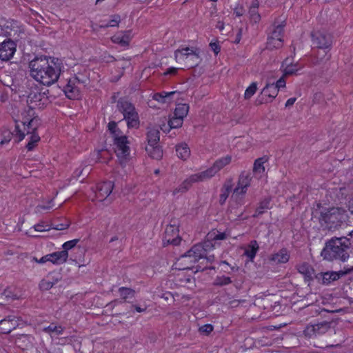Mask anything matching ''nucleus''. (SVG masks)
I'll use <instances>...</instances> for the list:
<instances>
[{
    "label": "nucleus",
    "mask_w": 353,
    "mask_h": 353,
    "mask_svg": "<svg viewBox=\"0 0 353 353\" xmlns=\"http://www.w3.org/2000/svg\"><path fill=\"white\" fill-rule=\"evenodd\" d=\"M62 68L63 64L59 59L50 56L35 57L29 62L30 77L46 86L57 81Z\"/></svg>",
    "instance_id": "f257e3e1"
},
{
    "label": "nucleus",
    "mask_w": 353,
    "mask_h": 353,
    "mask_svg": "<svg viewBox=\"0 0 353 353\" xmlns=\"http://www.w3.org/2000/svg\"><path fill=\"white\" fill-rule=\"evenodd\" d=\"M40 125V119L35 116L33 109L29 108L21 112L19 119L15 120V135L17 142L22 141L26 134H30L26 146L28 151L33 150L40 141V137L37 133Z\"/></svg>",
    "instance_id": "f03ea898"
},
{
    "label": "nucleus",
    "mask_w": 353,
    "mask_h": 353,
    "mask_svg": "<svg viewBox=\"0 0 353 353\" xmlns=\"http://www.w3.org/2000/svg\"><path fill=\"white\" fill-rule=\"evenodd\" d=\"M350 245V239L347 237L332 238L326 243L321 254L323 259L328 261L340 260L345 262L349 258L348 250Z\"/></svg>",
    "instance_id": "7ed1b4c3"
},
{
    "label": "nucleus",
    "mask_w": 353,
    "mask_h": 353,
    "mask_svg": "<svg viewBox=\"0 0 353 353\" xmlns=\"http://www.w3.org/2000/svg\"><path fill=\"white\" fill-rule=\"evenodd\" d=\"M214 259L213 255H208L207 251L202 244H196L179 259V263L181 265L179 269H191L193 267V264L198 262L200 259L206 260L207 262L212 263Z\"/></svg>",
    "instance_id": "20e7f679"
},
{
    "label": "nucleus",
    "mask_w": 353,
    "mask_h": 353,
    "mask_svg": "<svg viewBox=\"0 0 353 353\" xmlns=\"http://www.w3.org/2000/svg\"><path fill=\"white\" fill-rule=\"evenodd\" d=\"M117 109L123 114L128 128H138L139 117L134 105L128 100L120 99L117 101Z\"/></svg>",
    "instance_id": "39448f33"
},
{
    "label": "nucleus",
    "mask_w": 353,
    "mask_h": 353,
    "mask_svg": "<svg viewBox=\"0 0 353 353\" xmlns=\"http://www.w3.org/2000/svg\"><path fill=\"white\" fill-rule=\"evenodd\" d=\"M174 59L186 68L196 66L200 61L199 50L195 48H181L174 52Z\"/></svg>",
    "instance_id": "423d86ee"
},
{
    "label": "nucleus",
    "mask_w": 353,
    "mask_h": 353,
    "mask_svg": "<svg viewBox=\"0 0 353 353\" xmlns=\"http://www.w3.org/2000/svg\"><path fill=\"white\" fill-rule=\"evenodd\" d=\"M285 26V21H283L279 24L274 23L270 28V32L266 43V48L268 49L274 50L283 46V35Z\"/></svg>",
    "instance_id": "0eeeda50"
},
{
    "label": "nucleus",
    "mask_w": 353,
    "mask_h": 353,
    "mask_svg": "<svg viewBox=\"0 0 353 353\" xmlns=\"http://www.w3.org/2000/svg\"><path fill=\"white\" fill-rule=\"evenodd\" d=\"M114 149L119 163L124 165L130 157V148L128 137L125 135H115Z\"/></svg>",
    "instance_id": "6e6552de"
},
{
    "label": "nucleus",
    "mask_w": 353,
    "mask_h": 353,
    "mask_svg": "<svg viewBox=\"0 0 353 353\" xmlns=\"http://www.w3.org/2000/svg\"><path fill=\"white\" fill-rule=\"evenodd\" d=\"M17 51V43L10 39H6L0 43V60L9 61Z\"/></svg>",
    "instance_id": "1a4fd4ad"
},
{
    "label": "nucleus",
    "mask_w": 353,
    "mask_h": 353,
    "mask_svg": "<svg viewBox=\"0 0 353 353\" xmlns=\"http://www.w3.org/2000/svg\"><path fill=\"white\" fill-rule=\"evenodd\" d=\"M231 161L232 157L230 155H226L225 157L217 159L210 168H209L206 170L201 172L203 176H204L205 180H208L212 178L221 169H223L227 165L230 164Z\"/></svg>",
    "instance_id": "9d476101"
},
{
    "label": "nucleus",
    "mask_w": 353,
    "mask_h": 353,
    "mask_svg": "<svg viewBox=\"0 0 353 353\" xmlns=\"http://www.w3.org/2000/svg\"><path fill=\"white\" fill-rule=\"evenodd\" d=\"M312 43L318 48L330 49L332 45V37L326 32L317 31L312 34Z\"/></svg>",
    "instance_id": "9b49d317"
},
{
    "label": "nucleus",
    "mask_w": 353,
    "mask_h": 353,
    "mask_svg": "<svg viewBox=\"0 0 353 353\" xmlns=\"http://www.w3.org/2000/svg\"><path fill=\"white\" fill-rule=\"evenodd\" d=\"M353 272V265L348 266L346 265L343 268V270L336 272V271H327L323 273H321L322 283L324 285H330L334 281H338L342 276H344L347 274H350Z\"/></svg>",
    "instance_id": "f8f14e48"
},
{
    "label": "nucleus",
    "mask_w": 353,
    "mask_h": 353,
    "mask_svg": "<svg viewBox=\"0 0 353 353\" xmlns=\"http://www.w3.org/2000/svg\"><path fill=\"white\" fill-rule=\"evenodd\" d=\"M330 328V323L326 321L310 324L305 328L304 334L309 338L316 337L326 333Z\"/></svg>",
    "instance_id": "ddd939ff"
},
{
    "label": "nucleus",
    "mask_w": 353,
    "mask_h": 353,
    "mask_svg": "<svg viewBox=\"0 0 353 353\" xmlns=\"http://www.w3.org/2000/svg\"><path fill=\"white\" fill-rule=\"evenodd\" d=\"M251 179L252 177L250 173L245 172H242L239 177L237 185L234 189L232 196L243 195L244 194H245L248 188L250 185Z\"/></svg>",
    "instance_id": "4468645a"
},
{
    "label": "nucleus",
    "mask_w": 353,
    "mask_h": 353,
    "mask_svg": "<svg viewBox=\"0 0 353 353\" xmlns=\"http://www.w3.org/2000/svg\"><path fill=\"white\" fill-rule=\"evenodd\" d=\"M163 241L164 244L179 245L181 242V238L179 235L178 228L174 225H168L165 228Z\"/></svg>",
    "instance_id": "2eb2a0df"
},
{
    "label": "nucleus",
    "mask_w": 353,
    "mask_h": 353,
    "mask_svg": "<svg viewBox=\"0 0 353 353\" xmlns=\"http://www.w3.org/2000/svg\"><path fill=\"white\" fill-rule=\"evenodd\" d=\"M114 184L112 181H104L97 184L95 191L96 199L99 201H104L112 192Z\"/></svg>",
    "instance_id": "dca6fc26"
},
{
    "label": "nucleus",
    "mask_w": 353,
    "mask_h": 353,
    "mask_svg": "<svg viewBox=\"0 0 353 353\" xmlns=\"http://www.w3.org/2000/svg\"><path fill=\"white\" fill-rule=\"evenodd\" d=\"M278 93L274 83L267 84L261 92V98L258 99L256 101L258 104L271 102L278 95Z\"/></svg>",
    "instance_id": "f3484780"
},
{
    "label": "nucleus",
    "mask_w": 353,
    "mask_h": 353,
    "mask_svg": "<svg viewBox=\"0 0 353 353\" xmlns=\"http://www.w3.org/2000/svg\"><path fill=\"white\" fill-rule=\"evenodd\" d=\"M19 319L14 315H10L0 321V333L9 334L19 325Z\"/></svg>",
    "instance_id": "a211bd4d"
},
{
    "label": "nucleus",
    "mask_w": 353,
    "mask_h": 353,
    "mask_svg": "<svg viewBox=\"0 0 353 353\" xmlns=\"http://www.w3.org/2000/svg\"><path fill=\"white\" fill-rule=\"evenodd\" d=\"M77 79H70L64 87L63 91L70 99H77L80 97V90L77 85Z\"/></svg>",
    "instance_id": "6ab92c4d"
},
{
    "label": "nucleus",
    "mask_w": 353,
    "mask_h": 353,
    "mask_svg": "<svg viewBox=\"0 0 353 353\" xmlns=\"http://www.w3.org/2000/svg\"><path fill=\"white\" fill-rule=\"evenodd\" d=\"M61 279L59 273L52 272L42 279L39 283V288L42 290H48L57 284Z\"/></svg>",
    "instance_id": "aec40b11"
},
{
    "label": "nucleus",
    "mask_w": 353,
    "mask_h": 353,
    "mask_svg": "<svg viewBox=\"0 0 353 353\" xmlns=\"http://www.w3.org/2000/svg\"><path fill=\"white\" fill-rule=\"evenodd\" d=\"M131 39L130 30L119 32L111 37V41L114 43L119 44L122 47L128 46Z\"/></svg>",
    "instance_id": "412c9836"
},
{
    "label": "nucleus",
    "mask_w": 353,
    "mask_h": 353,
    "mask_svg": "<svg viewBox=\"0 0 353 353\" xmlns=\"http://www.w3.org/2000/svg\"><path fill=\"white\" fill-rule=\"evenodd\" d=\"M268 161L266 157H262L254 161L253 165V174L257 179H261L265 175V168L264 163Z\"/></svg>",
    "instance_id": "4be33fe9"
},
{
    "label": "nucleus",
    "mask_w": 353,
    "mask_h": 353,
    "mask_svg": "<svg viewBox=\"0 0 353 353\" xmlns=\"http://www.w3.org/2000/svg\"><path fill=\"white\" fill-rule=\"evenodd\" d=\"M48 262L54 265L63 264L67 261L68 258V252L66 250L54 252L48 254Z\"/></svg>",
    "instance_id": "5701e85b"
},
{
    "label": "nucleus",
    "mask_w": 353,
    "mask_h": 353,
    "mask_svg": "<svg viewBox=\"0 0 353 353\" xmlns=\"http://www.w3.org/2000/svg\"><path fill=\"white\" fill-rule=\"evenodd\" d=\"M283 68L284 76L295 74L298 71L303 68V65H301L298 62L292 64L290 62V59L287 58L284 60L281 65Z\"/></svg>",
    "instance_id": "b1692460"
},
{
    "label": "nucleus",
    "mask_w": 353,
    "mask_h": 353,
    "mask_svg": "<svg viewBox=\"0 0 353 353\" xmlns=\"http://www.w3.org/2000/svg\"><path fill=\"white\" fill-rule=\"evenodd\" d=\"M180 93L176 91L172 92H161L153 94L152 99L160 103H169L172 101L175 95H179Z\"/></svg>",
    "instance_id": "393cba45"
},
{
    "label": "nucleus",
    "mask_w": 353,
    "mask_h": 353,
    "mask_svg": "<svg viewBox=\"0 0 353 353\" xmlns=\"http://www.w3.org/2000/svg\"><path fill=\"white\" fill-rule=\"evenodd\" d=\"M206 181L204 176H203L202 172H198L194 174L190 175L188 178L185 179L182 183L181 185L183 187V190H186L187 191L190 189L192 185L194 183L201 182Z\"/></svg>",
    "instance_id": "a878e982"
},
{
    "label": "nucleus",
    "mask_w": 353,
    "mask_h": 353,
    "mask_svg": "<svg viewBox=\"0 0 353 353\" xmlns=\"http://www.w3.org/2000/svg\"><path fill=\"white\" fill-rule=\"evenodd\" d=\"M259 250V245L256 240H252L245 247L244 255L246 256L250 261H253L257 252Z\"/></svg>",
    "instance_id": "bb28decb"
},
{
    "label": "nucleus",
    "mask_w": 353,
    "mask_h": 353,
    "mask_svg": "<svg viewBox=\"0 0 353 353\" xmlns=\"http://www.w3.org/2000/svg\"><path fill=\"white\" fill-rule=\"evenodd\" d=\"M290 254L286 248L280 250L276 253L274 254L271 260L276 263H285L289 261Z\"/></svg>",
    "instance_id": "cd10ccee"
},
{
    "label": "nucleus",
    "mask_w": 353,
    "mask_h": 353,
    "mask_svg": "<svg viewBox=\"0 0 353 353\" xmlns=\"http://www.w3.org/2000/svg\"><path fill=\"white\" fill-rule=\"evenodd\" d=\"M233 189V183L232 179L227 180L223 188H221V192L220 194L219 202L223 205L227 200L230 193Z\"/></svg>",
    "instance_id": "c85d7f7f"
},
{
    "label": "nucleus",
    "mask_w": 353,
    "mask_h": 353,
    "mask_svg": "<svg viewBox=\"0 0 353 353\" xmlns=\"http://www.w3.org/2000/svg\"><path fill=\"white\" fill-rule=\"evenodd\" d=\"M145 150L148 155L152 159H159L163 156V152L159 144L147 145Z\"/></svg>",
    "instance_id": "c756f323"
},
{
    "label": "nucleus",
    "mask_w": 353,
    "mask_h": 353,
    "mask_svg": "<svg viewBox=\"0 0 353 353\" xmlns=\"http://www.w3.org/2000/svg\"><path fill=\"white\" fill-rule=\"evenodd\" d=\"M159 130L155 128H148L147 133L148 145L159 144Z\"/></svg>",
    "instance_id": "7c9ffc66"
},
{
    "label": "nucleus",
    "mask_w": 353,
    "mask_h": 353,
    "mask_svg": "<svg viewBox=\"0 0 353 353\" xmlns=\"http://www.w3.org/2000/svg\"><path fill=\"white\" fill-rule=\"evenodd\" d=\"M176 155L182 160H186L190 155V150L188 145L181 143L176 146Z\"/></svg>",
    "instance_id": "2f4dec72"
},
{
    "label": "nucleus",
    "mask_w": 353,
    "mask_h": 353,
    "mask_svg": "<svg viewBox=\"0 0 353 353\" xmlns=\"http://www.w3.org/2000/svg\"><path fill=\"white\" fill-rule=\"evenodd\" d=\"M189 108L190 107L187 103H179L176 106L174 114L184 119L188 113Z\"/></svg>",
    "instance_id": "473e14b6"
},
{
    "label": "nucleus",
    "mask_w": 353,
    "mask_h": 353,
    "mask_svg": "<svg viewBox=\"0 0 353 353\" xmlns=\"http://www.w3.org/2000/svg\"><path fill=\"white\" fill-rule=\"evenodd\" d=\"M43 331L50 335H52V334L56 335H61L64 331V327L61 325H57L54 323H51L48 327H43Z\"/></svg>",
    "instance_id": "72a5a7b5"
},
{
    "label": "nucleus",
    "mask_w": 353,
    "mask_h": 353,
    "mask_svg": "<svg viewBox=\"0 0 353 353\" xmlns=\"http://www.w3.org/2000/svg\"><path fill=\"white\" fill-rule=\"evenodd\" d=\"M92 159L95 163H107L110 157L106 150H100L93 154Z\"/></svg>",
    "instance_id": "f704fd0d"
},
{
    "label": "nucleus",
    "mask_w": 353,
    "mask_h": 353,
    "mask_svg": "<svg viewBox=\"0 0 353 353\" xmlns=\"http://www.w3.org/2000/svg\"><path fill=\"white\" fill-rule=\"evenodd\" d=\"M298 271L303 274L305 277L311 279L314 272L313 268L307 263L300 264L298 268Z\"/></svg>",
    "instance_id": "c9c22d12"
},
{
    "label": "nucleus",
    "mask_w": 353,
    "mask_h": 353,
    "mask_svg": "<svg viewBox=\"0 0 353 353\" xmlns=\"http://www.w3.org/2000/svg\"><path fill=\"white\" fill-rule=\"evenodd\" d=\"M228 236V234L225 232H220L219 230H213L209 232L207 235L208 240L219 241L226 239Z\"/></svg>",
    "instance_id": "e433bc0d"
},
{
    "label": "nucleus",
    "mask_w": 353,
    "mask_h": 353,
    "mask_svg": "<svg viewBox=\"0 0 353 353\" xmlns=\"http://www.w3.org/2000/svg\"><path fill=\"white\" fill-rule=\"evenodd\" d=\"M269 205L270 200L268 199H265L264 200L261 201L253 216L256 217L262 214L265 210L269 208Z\"/></svg>",
    "instance_id": "4c0bfd02"
},
{
    "label": "nucleus",
    "mask_w": 353,
    "mask_h": 353,
    "mask_svg": "<svg viewBox=\"0 0 353 353\" xmlns=\"http://www.w3.org/2000/svg\"><path fill=\"white\" fill-rule=\"evenodd\" d=\"M119 292L125 301L128 298H133L134 296V291L131 288L121 287L119 289Z\"/></svg>",
    "instance_id": "58836bf2"
},
{
    "label": "nucleus",
    "mask_w": 353,
    "mask_h": 353,
    "mask_svg": "<svg viewBox=\"0 0 353 353\" xmlns=\"http://www.w3.org/2000/svg\"><path fill=\"white\" fill-rule=\"evenodd\" d=\"M110 20L108 23H105V26H103V28L110 27H118L121 22V17L119 14H112L110 17Z\"/></svg>",
    "instance_id": "ea45409f"
},
{
    "label": "nucleus",
    "mask_w": 353,
    "mask_h": 353,
    "mask_svg": "<svg viewBox=\"0 0 353 353\" xmlns=\"http://www.w3.org/2000/svg\"><path fill=\"white\" fill-rule=\"evenodd\" d=\"M232 283L230 277L226 276H216L214 280V285L218 286L226 285Z\"/></svg>",
    "instance_id": "a19ab883"
},
{
    "label": "nucleus",
    "mask_w": 353,
    "mask_h": 353,
    "mask_svg": "<svg viewBox=\"0 0 353 353\" xmlns=\"http://www.w3.org/2000/svg\"><path fill=\"white\" fill-rule=\"evenodd\" d=\"M257 85L255 82L250 84L245 91L244 97L245 99H250L256 92Z\"/></svg>",
    "instance_id": "79ce46f5"
},
{
    "label": "nucleus",
    "mask_w": 353,
    "mask_h": 353,
    "mask_svg": "<svg viewBox=\"0 0 353 353\" xmlns=\"http://www.w3.org/2000/svg\"><path fill=\"white\" fill-rule=\"evenodd\" d=\"M183 122V119L174 115V117L169 120L168 124L170 128H177L182 125Z\"/></svg>",
    "instance_id": "37998d69"
},
{
    "label": "nucleus",
    "mask_w": 353,
    "mask_h": 353,
    "mask_svg": "<svg viewBox=\"0 0 353 353\" xmlns=\"http://www.w3.org/2000/svg\"><path fill=\"white\" fill-rule=\"evenodd\" d=\"M15 134H16L15 130L14 131L13 133L8 130L3 132V139L1 141L0 144L3 145L5 143H8V142H10V141L11 140V139L13 136L16 137Z\"/></svg>",
    "instance_id": "c03bdc74"
},
{
    "label": "nucleus",
    "mask_w": 353,
    "mask_h": 353,
    "mask_svg": "<svg viewBox=\"0 0 353 353\" xmlns=\"http://www.w3.org/2000/svg\"><path fill=\"white\" fill-rule=\"evenodd\" d=\"M35 231L37 232H44L48 231L50 229V225L46 224L44 222L41 221L33 226Z\"/></svg>",
    "instance_id": "a18cd8bd"
},
{
    "label": "nucleus",
    "mask_w": 353,
    "mask_h": 353,
    "mask_svg": "<svg viewBox=\"0 0 353 353\" xmlns=\"http://www.w3.org/2000/svg\"><path fill=\"white\" fill-rule=\"evenodd\" d=\"M213 326L211 324H205L201 326L199 328V331L200 333L203 334L205 335L210 334L213 331Z\"/></svg>",
    "instance_id": "49530a36"
},
{
    "label": "nucleus",
    "mask_w": 353,
    "mask_h": 353,
    "mask_svg": "<svg viewBox=\"0 0 353 353\" xmlns=\"http://www.w3.org/2000/svg\"><path fill=\"white\" fill-rule=\"evenodd\" d=\"M79 241V239H73L65 242L62 245V248L63 249V250H66V252H68L69 250L73 248Z\"/></svg>",
    "instance_id": "de8ad7c7"
},
{
    "label": "nucleus",
    "mask_w": 353,
    "mask_h": 353,
    "mask_svg": "<svg viewBox=\"0 0 353 353\" xmlns=\"http://www.w3.org/2000/svg\"><path fill=\"white\" fill-rule=\"evenodd\" d=\"M209 46L215 54H218L220 52L221 46L217 40L212 41Z\"/></svg>",
    "instance_id": "09e8293b"
},
{
    "label": "nucleus",
    "mask_w": 353,
    "mask_h": 353,
    "mask_svg": "<svg viewBox=\"0 0 353 353\" xmlns=\"http://www.w3.org/2000/svg\"><path fill=\"white\" fill-rule=\"evenodd\" d=\"M2 295L7 299H17V296L13 293L12 288H7L6 289H5L3 292L2 293Z\"/></svg>",
    "instance_id": "8fccbe9b"
},
{
    "label": "nucleus",
    "mask_w": 353,
    "mask_h": 353,
    "mask_svg": "<svg viewBox=\"0 0 353 353\" xmlns=\"http://www.w3.org/2000/svg\"><path fill=\"white\" fill-rule=\"evenodd\" d=\"M249 13L250 14V17L252 21L255 23L258 22L260 20V14L258 13L257 10H255L254 8H250Z\"/></svg>",
    "instance_id": "3c124183"
},
{
    "label": "nucleus",
    "mask_w": 353,
    "mask_h": 353,
    "mask_svg": "<svg viewBox=\"0 0 353 353\" xmlns=\"http://www.w3.org/2000/svg\"><path fill=\"white\" fill-rule=\"evenodd\" d=\"M108 128L110 132L113 134V139H114L115 135H119V133L117 132V123L114 121L110 122L108 123Z\"/></svg>",
    "instance_id": "603ef678"
},
{
    "label": "nucleus",
    "mask_w": 353,
    "mask_h": 353,
    "mask_svg": "<svg viewBox=\"0 0 353 353\" xmlns=\"http://www.w3.org/2000/svg\"><path fill=\"white\" fill-rule=\"evenodd\" d=\"M285 85H286V82H285V78H284V75H283L279 80H277V81L274 84V86L276 87L277 90L279 91V90L280 88H285Z\"/></svg>",
    "instance_id": "864d4df0"
},
{
    "label": "nucleus",
    "mask_w": 353,
    "mask_h": 353,
    "mask_svg": "<svg viewBox=\"0 0 353 353\" xmlns=\"http://www.w3.org/2000/svg\"><path fill=\"white\" fill-rule=\"evenodd\" d=\"M32 261H34L38 263L43 264L46 262H48V254L42 256L40 259H38L37 257H32Z\"/></svg>",
    "instance_id": "5fc2aeb1"
},
{
    "label": "nucleus",
    "mask_w": 353,
    "mask_h": 353,
    "mask_svg": "<svg viewBox=\"0 0 353 353\" xmlns=\"http://www.w3.org/2000/svg\"><path fill=\"white\" fill-rule=\"evenodd\" d=\"M179 68L171 67L167 69V70L163 73L164 75H175L177 73Z\"/></svg>",
    "instance_id": "6e6d98bb"
},
{
    "label": "nucleus",
    "mask_w": 353,
    "mask_h": 353,
    "mask_svg": "<svg viewBox=\"0 0 353 353\" xmlns=\"http://www.w3.org/2000/svg\"><path fill=\"white\" fill-rule=\"evenodd\" d=\"M183 187L180 185L179 187L174 188L172 191V194L174 196L178 194H182V193H184L187 190H183Z\"/></svg>",
    "instance_id": "4d7b16f0"
},
{
    "label": "nucleus",
    "mask_w": 353,
    "mask_h": 353,
    "mask_svg": "<svg viewBox=\"0 0 353 353\" xmlns=\"http://www.w3.org/2000/svg\"><path fill=\"white\" fill-rule=\"evenodd\" d=\"M83 171V168H82L81 167L77 168L76 170L73 173L74 177L76 178L77 179H79L81 176V175L82 174Z\"/></svg>",
    "instance_id": "13d9d810"
},
{
    "label": "nucleus",
    "mask_w": 353,
    "mask_h": 353,
    "mask_svg": "<svg viewBox=\"0 0 353 353\" xmlns=\"http://www.w3.org/2000/svg\"><path fill=\"white\" fill-rule=\"evenodd\" d=\"M132 307L135 309V310L137 312H143L146 310L147 309V307L145 306L144 307H141L139 305H133Z\"/></svg>",
    "instance_id": "bf43d9fd"
},
{
    "label": "nucleus",
    "mask_w": 353,
    "mask_h": 353,
    "mask_svg": "<svg viewBox=\"0 0 353 353\" xmlns=\"http://www.w3.org/2000/svg\"><path fill=\"white\" fill-rule=\"evenodd\" d=\"M296 99L294 97L288 99L285 103V107H290V106L292 105L294 103V102L296 101Z\"/></svg>",
    "instance_id": "052dcab7"
},
{
    "label": "nucleus",
    "mask_w": 353,
    "mask_h": 353,
    "mask_svg": "<svg viewBox=\"0 0 353 353\" xmlns=\"http://www.w3.org/2000/svg\"><path fill=\"white\" fill-rule=\"evenodd\" d=\"M241 32H239L238 33V34L236 35V39L234 41V43H239L240 40H241Z\"/></svg>",
    "instance_id": "680f3d73"
},
{
    "label": "nucleus",
    "mask_w": 353,
    "mask_h": 353,
    "mask_svg": "<svg viewBox=\"0 0 353 353\" xmlns=\"http://www.w3.org/2000/svg\"><path fill=\"white\" fill-rule=\"evenodd\" d=\"M259 7V3L257 1H254L252 3V6H251V8H254L255 10H257Z\"/></svg>",
    "instance_id": "e2e57ef3"
},
{
    "label": "nucleus",
    "mask_w": 353,
    "mask_h": 353,
    "mask_svg": "<svg viewBox=\"0 0 353 353\" xmlns=\"http://www.w3.org/2000/svg\"><path fill=\"white\" fill-rule=\"evenodd\" d=\"M53 205H43L41 207V208L43 209H46V210H49L51 208H52Z\"/></svg>",
    "instance_id": "0e129e2a"
},
{
    "label": "nucleus",
    "mask_w": 353,
    "mask_h": 353,
    "mask_svg": "<svg viewBox=\"0 0 353 353\" xmlns=\"http://www.w3.org/2000/svg\"><path fill=\"white\" fill-rule=\"evenodd\" d=\"M117 239H118L117 236H113V237L111 238L110 242H113V241L117 240Z\"/></svg>",
    "instance_id": "69168bd1"
},
{
    "label": "nucleus",
    "mask_w": 353,
    "mask_h": 353,
    "mask_svg": "<svg viewBox=\"0 0 353 353\" xmlns=\"http://www.w3.org/2000/svg\"><path fill=\"white\" fill-rule=\"evenodd\" d=\"M103 26H105V23H102V24L99 25V26L100 28H104L103 27H102Z\"/></svg>",
    "instance_id": "338daca9"
},
{
    "label": "nucleus",
    "mask_w": 353,
    "mask_h": 353,
    "mask_svg": "<svg viewBox=\"0 0 353 353\" xmlns=\"http://www.w3.org/2000/svg\"><path fill=\"white\" fill-rule=\"evenodd\" d=\"M349 236H352V237L353 236V230H352V231H351V232L349 233Z\"/></svg>",
    "instance_id": "774afa93"
}]
</instances>
